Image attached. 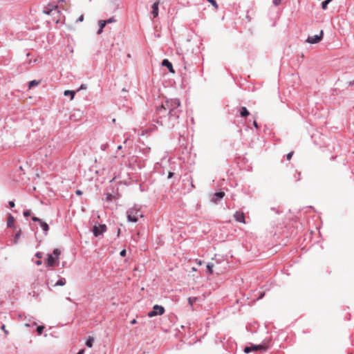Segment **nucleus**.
I'll use <instances>...</instances> for the list:
<instances>
[{"label": "nucleus", "instance_id": "obj_1", "mask_svg": "<svg viewBox=\"0 0 354 354\" xmlns=\"http://www.w3.org/2000/svg\"><path fill=\"white\" fill-rule=\"evenodd\" d=\"M162 110H167L169 119L170 120V126L174 127L175 122L178 119L180 113H181L180 109V102L178 98L167 99L160 107L158 109V111L160 112Z\"/></svg>", "mask_w": 354, "mask_h": 354}, {"label": "nucleus", "instance_id": "obj_2", "mask_svg": "<svg viewBox=\"0 0 354 354\" xmlns=\"http://www.w3.org/2000/svg\"><path fill=\"white\" fill-rule=\"evenodd\" d=\"M139 217H142V214L139 209L133 207L127 211L128 221L136 223L138 221Z\"/></svg>", "mask_w": 354, "mask_h": 354}, {"label": "nucleus", "instance_id": "obj_3", "mask_svg": "<svg viewBox=\"0 0 354 354\" xmlns=\"http://www.w3.org/2000/svg\"><path fill=\"white\" fill-rule=\"evenodd\" d=\"M165 313V308L162 306L154 305L153 310L148 313V317H153L156 315H161Z\"/></svg>", "mask_w": 354, "mask_h": 354}, {"label": "nucleus", "instance_id": "obj_4", "mask_svg": "<svg viewBox=\"0 0 354 354\" xmlns=\"http://www.w3.org/2000/svg\"><path fill=\"white\" fill-rule=\"evenodd\" d=\"M106 230V225L104 224L95 225L93 227V233L95 237L102 235Z\"/></svg>", "mask_w": 354, "mask_h": 354}, {"label": "nucleus", "instance_id": "obj_5", "mask_svg": "<svg viewBox=\"0 0 354 354\" xmlns=\"http://www.w3.org/2000/svg\"><path fill=\"white\" fill-rule=\"evenodd\" d=\"M58 7L57 5L49 3L46 6L44 9V13L46 15H54L55 12H57V15H59L60 11L57 10Z\"/></svg>", "mask_w": 354, "mask_h": 354}, {"label": "nucleus", "instance_id": "obj_6", "mask_svg": "<svg viewBox=\"0 0 354 354\" xmlns=\"http://www.w3.org/2000/svg\"><path fill=\"white\" fill-rule=\"evenodd\" d=\"M323 37V30L320 31L319 35H316L314 36H309L307 39L306 40V42L315 44L319 43Z\"/></svg>", "mask_w": 354, "mask_h": 354}, {"label": "nucleus", "instance_id": "obj_7", "mask_svg": "<svg viewBox=\"0 0 354 354\" xmlns=\"http://www.w3.org/2000/svg\"><path fill=\"white\" fill-rule=\"evenodd\" d=\"M32 220L35 222H38L39 223L41 227L42 228L44 234L45 235L48 234L49 227H48V225L46 222L43 221L41 219H40L39 218H38L37 216H32Z\"/></svg>", "mask_w": 354, "mask_h": 354}, {"label": "nucleus", "instance_id": "obj_8", "mask_svg": "<svg viewBox=\"0 0 354 354\" xmlns=\"http://www.w3.org/2000/svg\"><path fill=\"white\" fill-rule=\"evenodd\" d=\"M225 196V193L223 192H218L214 194L211 201L214 203H218Z\"/></svg>", "mask_w": 354, "mask_h": 354}, {"label": "nucleus", "instance_id": "obj_9", "mask_svg": "<svg viewBox=\"0 0 354 354\" xmlns=\"http://www.w3.org/2000/svg\"><path fill=\"white\" fill-rule=\"evenodd\" d=\"M269 340L265 339L260 344H257V351H266L269 348Z\"/></svg>", "mask_w": 354, "mask_h": 354}, {"label": "nucleus", "instance_id": "obj_10", "mask_svg": "<svg viewBox=\"0 0 354 354\" xmlns=\"http://www.w3.org/2000/svg\"><path fill=\"white\" fill-rule=\"evenodd\" d=\"M234 218L237 222L245 223V216L243 212H236L234 214Z\"/></svg>", "mask_w": 354, "mask_h": 354}, {"label": "nucleus", "instance_id": "obj_11", "mask_svg": "<svg viewBox=\"0 0 354 354\" xmlns=\"http://www.w3.org/2000/svg\"><path fill=\"white\" fill-rule=\"evenodd\" d=\"M159 3H160V1H156L152 5L151 15H153V18H156L158 15V6H159Z\"/></svg>", "mask_w": 354, "mask_h": 354}, {"label": "nucleus", "instance_id": "obj_12", "mask_svg": "<svg viewBox=\"0 0 354 354\" xmlns=\"http://www.w3.org/2000/svg\"><path fill=\"white\" fill-rule=\"evenodd\" d=\"M162 65L163 66H165L168 68V70L169 71V72L171 73H174V70L173 68V66H172V64L167 59H163L162 62Z\"/></svg>", "mask_w": 354, "mask_h": 354}, {"label": "nucleus", "instance_id": "obj_13", "mask_svg": "<svg viewBox=\"0 0 354 354\" xmlns=\"http://www.w3.org/2000/svg\"><path fill=\"white\" fill-rule=\"evenodd\" d=\"M47 265L48 266H53L56 264L55 259L53 256V254H48L47 257Z\"/></svg>", "mask_w": 354, "mask_h": 354}, {"label": "nucleus", "instance_id": "obj_14", "mask_svg": "<svg viewBox=\"0 0 354 354\" xmlns=\"http://www.w3.org/2000/svg\"><path fill=\"white\" fill-rule=\"evenodd\" d=\"M249 115H250V112L248 111L246 107H245V106L241 107L240 115L241 117H247Z\"/></svg>", "mask_w": 354, "mask_h": 354}, {"label": "nucleus", "instance_id": "obj_15", "mask_svg": "<svg viewBox=\"0 0 354 354\" xmlns=\"http://www.w3.org/2000/svg\"><path fill=\"white\" fill-rule=\"evenodd\" d=\"M15 218L12 215H9L7 221V226L8 227H14Z\"/></svg>", "mask_w": 354, "mask_h": 354}, {"label": "nucleus", "instance_id": "obj_16", "mask_svg": "<svg viewBox=\"0 0 354 354\" xmlns=\"http://www.w3.org/2000/svg\"><path fill=\"white\" fill-rule=\"evenodd\" d=\"M106 24V23L105 20H100V21H99L100 28H99V30H97V32L98 35L102 33V32L103 30V28H104Z\"/></svg>", "mask_w": 354, "mask_h": 354}, {"label": "nucleus", "instance_id": "obj_17", "mask_svg": "<svg viewBox=\"0 0 354 354\" xmlns=\"http://www.w3.org/2000/svg\"><path fill=\"white\" fill-rule=\"evenodd\" d=\"M66 281L65 278L60 277L59 280L55 283L54 286H63L66 284Z\"/></svg>", "mask_w": 354, "mask_h": 354}, {"label": "nucleus", "instance_id": "obj_18", "mask_svg": "<svg viewBox=\"0 0 354 354\" xmlns=\"http://www.w3.org/2000/svg\"><path fill=\"white\" fill-rule=\"evenodd\" d=\"M65 96H71V100H73L75 96V92L70 90H66L64 93Z\"/></svg>", "mask_w": 354, "mask_h": 354}, {"label": "nucleus", "instance_id": "obj_19", "mask_svg": "<svg viewBox=\"0 0 354 354\" xmlns=\"http://www.w3.org/2000/svg\"><path fill=\"white\" fill-rule=\"evenodd\" d=\"M94 342V338L93 337H89L86 342V346L91 348L93 346V343Z\"/></svg>", "mask_w": 354, "mask_h": 354}, {"label": "nucleus", "instance_id": "obj_20", "mask_svg": "<svg viewBox=\"0 0 354 354\" xmlns=\"http://www.w3.org/2000/svg\"><path fill=\"white\" fill-rule=\"evenodd\" d=\"M39 81H37V80H32V81H30V82L28 83V88H32L33 86H35L39 85Z\"/></svg>", "mask_w": 354, "mask_h": 354}, {"label": "nucleus", "instance_id": "obj_21", "mask_svg": "<svg viewBox=\"0 0 354 354\" xmlns=\"http://www.w3.org/2000/svg\"><path fill=\"white\" fill-rule=\"evenodd\" d=\"M53 254L55 256V259H58L60 255V250L57 248L54 249L53 251Z\"/></svg>", "mask_w": 354, "mask_h": 354}, {"label": "nucleus", "instance_id": "obj_22", "mask_svg": "<svg viewBox=\"0 0 354 354\" xmlns=\"http://www.w3.org/2000/svg\"><path fill=\"white\" fill-rule=\"evenodd\" d=\"M213 266L214 265L212 263H207V270L209 274H212L213 273Z\"/></svg>", "mask_w": 354, "mask_h": 354}, {"label": "nucleus", "instance_id": "obj_23", "mask_svg": "<svg viewBox=\"0 0 354 354\" xmlns=\"http://www.w3.org/2000/svg\"><path fill=\"white\" fill-rule=\"evenodd\" d=\"M330 3V0H325L322 3V8L323 10H326L327 8L328 4Z\"/></svg>", "mask_w": 354, "mask_h": 354}, {"label": "nucleus", "instance_id": "obj_24", "mask_svg": "<svg viewBox=\"0 0 354 354\" xmlns=\"http://www.w3.org/2000/svg\"><path fill=\"white\" fill-rule=\"evenodd\" d=\"M197 300L196 297H189L188 298V303L190 306H193L194 303L196 302Z\"/></svg>", "mask_w": 354, "mask_h": 354}, {"label": "nucleus", "instance_id": "obj_25", "mask_svg": "<svg viewBox=\"0 0 354 354\" xmlns=\"http://www.w3.org/2000/svg\"><path fill=\"white\" fill-rule=\"evenodd\" d=\"M208 2H209L214 8L215 9H218V4L215 0H207Z\"/></svg>", "mask_w": 354, "mask_h": 354}, {"label": "nucleus", "instance_id": "obj_26", "mask_svg": "<svg viewBox=\"0 0 354 354\" xmlns=\"http://www.w3.org/2000/svg\"><path fill=\"white\" fill-rule=\"evenodd\" d=\"M44 329L43 326H39L37 328V332L38 335H41Z\"/></svg>", "mask_w": 354, "mask_h": 354}, {"label": "nucleus", "instance_id": "obj_27", "mask_svg": "<svg viewBox=\"0 0 354 354\" xmlns=\"http://www.w3.org/2000/svg\"><path fill=\"white\" fill-rule=\"evenodd\" d=\"M21 230H19V232L17 233H16V234L15 235V243H17L18 239H19L20 237V235H21Z\"/></svg>", "mask_w": 354, "mask_h": 354}, {"label": "nucleus", "instance_id": "obj_28", "mask_svg": "<svg viewBox=\"0 0 354 354\" xmlns=\"http://www.w3.org/2000/svg\"><path fill=\"white\" fill-rule=\"evenodd\" d=\"M105 21H106V23L107 24H110V23H112V22H115V18L113 17H112L108 19L107 20H105Z\"/></svg>", "mask_w": 354, "mask_h": 354}, {"label": "nucleus", "instance_id": "obj_29", "mask_svg": "<svg viewBox=\"0 0 354 354\" xmlns=\"http://www.w3.org/2000/svg\"><path fill=\"white\" fill-rule=\"evenodd\" d=\"M31 214V211L30 209H26L24 212V216L25 217L29 216Z\"/></svg>", "mask_w": 354, "mask_h": 354}, {"label": "nucleus", "instance_id": "obj_30", "mask_svg": "<svg viewBox=\"0 0 354 354\" xmlns=\"http://www.w3.org/2000/svg\"><path fill=\"white\" fill-rule=\"evenodd\" d=\"M252 351V348L251 346H246L245 348H244V352L245 353H249L250 352Z\"/></svg>", "mask_w": 354, "mask_h": 354}, {"label": "nucleus", "instance_id": "obj_31", "mask_svg": "<svg viewBox=\"0 0 354 354\" xmlns=\"http://www.w3.org/2000/svg\"><path fill=\"white\" fill-rule=\"evenodd\" d=\"M281 0H273L272 3L274 6H277L281 3Z\"/></svg>", "mask_w": 354, "mask_h": 354}, {"label": "nucleus", "instance_id": "obj_32", "mask_svg": "<svg viewBox=\"0 0 354 354\" xmlns=\"http://www.w3.org/2000/svg\"><path fill=\"white\" fill-rule=\"evenodd\" d=\"M292 155H293V152H292V151H291V152L288 153L286 155V158H287V159H288V160H290V159L292 158Z\"/></svg>", "mask_w": 354, "mask_h": 354}, {"label": "nucleus", "instance_id": "obj_33", "mask_svg": "<svg viewBox=\"0 0 354 354\" xmlns=\"http://www.w3.org/2000/svg\"><path fill=\"white\" fill-rule=\"evenodd\" d=\"M126 253H127L126 250H122L120 252V254L121 257H125L126 256Z\"/></svg>", "mask_w": 354, "mask_h": 354}, {"label": "nucleus", "instance_id": "obj_34", "mask_svg": "<svg viewBox=\"0 0 354 354\" xmlns=\"http://www.w3.org/2000/svg\"><path fill=\"white\" fill-rule=\"evenodd\" d=\"M35 257H37V258L40 259V258L42 257V254L41 252H37L35 254Z\"/></svg>", "mask_w": 354, "mask_h": 354}, {"label": "nucleus", "instance_id": "obj_35", "mask_svg": "<svg viewBox=\"0 0 354 354\" xmlns=\"http://www.w3.org/2000/svg\"><path fill=\"white\" fill-rule=\"evenodd\" d=\"M86 84H82L80 87V89L79 90H83V89H86Z\"/></svg>", "mask_w": 354, "mask_h": 354}, {"label": "nucleus", "instance_id": "obj_36", "mask_svg": "<svg viewBox=\"0 0 354 354\" xmlns=\"http://www.w3.org/2000/svg\"><path fill=\"white\" fill-rule=\"evenodd\" d=\"M251 348H252V351H257V345H252V346H251Z\"/></svg>", "mask_w": 354, "mask_h": 354}, {"label": "nucleus", "instance_id": "obj_37", "mask_svg": "<svg viewBox=\"0 0 354 354\" xmlns=\"http://www.w3.org/2000/svg\"><path fill=\"white\" fill-rule=\"evenodd\" d=\"M75 193H76L77 195H82V192L81 190H80V189L76 190Z\"/></svg>", "mask_w": 354, "mask_h": 354}, {"label": "nucleus", "instance_id": "obj_38", "mask_svg": "<svg viewBox=\"0 0 354 354\" xmlns=\"http://www.w3.org/2000/svg\"><path fill=\"white\" fill-rule=\"evenodd\" d=\"M9 205H10V207H15V203H14V201H10V202H9Z\"/></svg>", "mask_w": 354, "mask_h": 354}, {"label": "nucleus", "instance_id": "obj_39", "mask_svg": "<svg viewBox=\"0 0 354 354\" xmlns=\"http://www.w3.org/2000/svg\"><path fill=\"white\" fill-rule=\"evenodd\" d=\"M111 198H112V196L111 194H108L106 196V200L111 201Z\"/></svg>", "mask_w": 354, "mask_h": 354}, {"label": "nucleus", "instance_id": "obj_40", "mask_svg": "<svg viewBox=\"0 0 354 354\" xmlns=\"http://www.w3.org/2000/svg\"><path fill=\"white\" fill-rule=\"evenodd\" d=\"M84 19V16L81 15L79 19H77V21H82Z\"/></svg>", "mask_w": 354, "mask_h": 354}, {"label": "nucleus", "instance_id": "obj_41", "mask_svg": "<svg viewBox=\"0 0 354 354\" xmlns=\"http://www.w3.org/2000/svg\"><path fill=\"white\" fill-rule=\"evenodd\" d=\"M253 124L256 129H258L259 127H258V124H257V122H256V120H254Z\"/></svg>", "mask_w": 354, "mask_h": 354}, {"label": "nucleus", "instance_id": "obj_42", "mask_svg": "<svg viewBox=\"0 0 354 354\" xmlns=\"http://www.w3.org/2000/svg\"><path fill=\"white\" fill-rule=\"evenodd\" d=\"M174 175V173L172 172H169L168 174V178H171Z\"/></svg>", "mask_w": 354, "mask_h": 354}, {"label": "nucleus", "instance_id": "obj_43", "mask_svg": "<svg viewBox=\"0 0 354 354\" xmlns=\"http://www.w3.org/2000/svg\"><path fill=\"white\" fill-rule=\"evenodd\" d=\"M41 263H42V261L41 260H38L36 261V264L37 266H40V265H41Z\"/></svg>", "mask_w": 354, "mask_h": 354}, {"label": "nucleus", "instance_id": "obj_44", "mask_svg": "<svg viewBox=\"0 0 354 354\" xmlns=\"http://www.w3.org/2000/svg\"><path fill=\"white\" fill-rule=\"evenodd\" d=\"M84 352V349L80 350L77 354H83Z\"/></svg>", "mask_w": 354, "mask_h": 354}, {"label": "nucleus", "instance_id": "obj_45", "mask_svg": "<svg viewBox=\"0 0 354 354\" xmlns=\"http://www.w3.org/2000/svg\"><path fill=\"white\" fill-rule=\"evenodd\" d=\"M348 86H353V85H354V81H353V82H349L348 83Z\"/></svg>", "mask_w": 354, "mask_h": 354}, {"label": "nucleus", "instance_id": "obj_46", "mask_svg": "<svg viewBox=\"0 0 354 354\" xmlns=\"http://www.w3.org/2000/svg\"><path fill=\"white\" fill-rule=\"evenodd\" d=\"M136 323V319H133V320H131V324H135Z\"/></svg>", "mask_w": 354, "mask_h": 354}, {"label": "nucleus", "instance_id": "obj_47", "mask_svg": "<svg viewBox=\"0 0 354 354\" xmlns=\"http://www.w3.org/2000/svg\"><path fill=\"white\" fill-rule=\"evenodd\" d=\"M1 328L2 330H3L5 331L6 333H8V332L5 330V326L4 325L1 326Z\"/></svg>", "mask_w": 354, "mask_h": 354}, {"label": "nucleus", "instance_id": "obj_48", "mask_svg": "<svg viewBox=\"0 0 354 354\" xmlns=\"http://www.w3.org/2000/svg\"><path fill=\"white\" fill-rule=\"evenodd\" d=\"M264 294H261L259 297V299H261L263 297Z\"/></svg>", "mask_w": 354, "mask_h": 354}, {"label": "nucleus", "instance_id": "obj_49", "mask_svg": "<svg viewBox=\"0 0 354 354\" xmlns=\"http://www.w3.org/2000/svg\"><path fill=\"white\" fill-rule=\"evenodd\" d=\"M297 181L300 180V176H297Z\"/></svg>", "mask_w": 354, "mask_h": 354}, {"label": "nucleus", "instance_id": "obj_50", "mask_svg": "<svg viewBox=\"0 0 354 354\" xmlns=\"http://www.w3.org/2000/svg\"><path fill=\"white\" fill-rule=\"evenodd\" d=\"M122 149V146H121V145H119V146L118 147V149Z\"/></svg>", "mask_w": 354, "mask_h": 354}, {"label": "nucleus", "instance_id": "obj_51", "mask_svg": "<svg viewBox=\"0 0 354 354\" xmlns=\"http://www.w3.org/2000/svg\"><path fill=\"white\" fill-rule=\"evenodd\" d=\"M25 326H26V327H28V326H30V324H25Z\"/></svg>", "mask_w": 354, "mask_h": 354}, {"label": "nucleus", "instance_id": "obj_52", "mask_svg": "<svg viewBox=\"0 0 354 354\" xmlns=\"http://www.w3.org/2000/svg\"><path fill=\"white\" fill-rule=\"evenodd\" d=\"M333 0H330V2L332 1Z\"/></svg>", "mask_w": 354, "mask_h": 354}]
</instances>
